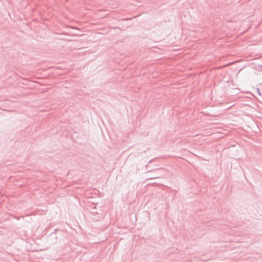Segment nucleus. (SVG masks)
<instances>
[{
  "instance_id": "f257e3e1",
  "label": "nucleus",
  "mask_w": 262,
  "mask_h": 262,
  "mask_svg": "<svg viewBox=\"0 0 262 262\" xmlns=\"http://www.w3.org/2000/svg\"><path fill=\"white\" fill-rule=\"evenodd\" d=\"M256 91L258 95H259V96L261 95L260 89L259 88H256Z\"/></svg>"
}]
</instances>
